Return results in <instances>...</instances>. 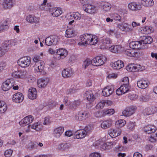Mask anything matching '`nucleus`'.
<instances>
[{"mask_svg": "<svg viewBox=\"0 0 157 157\" xmlns=\"http://www.w3.org/2000/svg\"><path fill=\"white\" fill-rule=\"evenodd\" d=\"M80 39L81 42L78 44L83 45L86 44L94 45L97 44L98 40L97 36L88 34H85L80 36Z\"/></svg>", "mask_w": 157, "mask_h": 157, "instance_id": "obj_1", "label": "nucleus"}, {"mask_svg": "<svg viewBox=\"0 0 157 157\" xmlns=\"http://www.w3.org/2000/svg\"><path fill=\"white\" fill-rule=\"evenodd\" d=\"M106 60V58L104 56H97L91 60V64L94 66H101L105 63Z\"/></svg>", "mask_w": 157, "mask_h": 157, "instance_id": "obj_2", "label": "nucleus"}, {"mask_svg": "<svg viewBox=\"0 0 157 157\" xmlns=\"http://www.w3.org/2000/svg\"><path fill=\"white\" fill-rule=\"evenodd\" d=\"M31 62V59L30 57H23L18 60L17 63L21 67H26L30 64Z\"/></svg>", "mask_w": 157, "mask_h": 157, "instance_id": "obj_3", "label": "nucleus"}, {"mask_svg": "<svg viewBox=\"0 0 157 157\" xmlns=\"http://www.w3.org/2000/svg\"><path fill=\"white\" fill-rule=\"evenodd\" d=\"M98 146H100L101 150H106L109 149L113 146V143L111 142H107L104 143L102 142L97 141L96 142V144Z\"/></svg>", "mask_w": 157, "mask_h": 157, "instance_id": "obj_4", "label": "nucleus"}, {"mask_svg": "<svg viewBox=\"0 0 157 157\" xmlns=\"http://www.w3.org/2000/svg\"><path fill=\"white\" fill-rule=\"evenodd\" d=\"M13 78L7 79L3 83L2 86V90L4 91L8 90L13 86Z\"/></svg>", "mask_w": 157, "mask_h": 157, "instance_id": "obj_5", "label": "nucleus"}, {"mask_svg": "<svg viewBox=\"0 0 157 157\" xmlns=\"http://www.w3.org/2000/svg\"><path fill=\"white\" fill-rule=\"evenodd\" d=\"M82 8L86 12L90 14L94 13L96 11L95 6L88 4L84 5Z\"/></svg>", "mask_w": 157, "mask_h": 157, "instance_id": "obj_6", "label": "nucleus"}, {"mask_svg": "<svg viewBox=\"0 0 157 157\" xmlns=\"http://www.w3.org/2000/svg\"><path fill=\"white\" fill-rule=\"evenodd\" d=\"M33 117L32 116L29 115L21 120L19 123L21 126H24L31 123L33 121Z\"/></svg>", "mask_w": 157, "mask_h": 157, "instance_id": "obj_7", "label": "nucleus"}, {"mask_svg": "<svg viewBox=\"0 0 157 157\" xmlns=\"http://www.w3.org/2000/svg\"><path fill=\"white\" fill-rule=\"evenodd\" d=\"M136 109V107L133 106L128 107L123 111L122 114L126 117L130 116L135 112Z\"/></svg>", "mask_w": 157, "mask_h": 157, "instance_id": "obj_8", "label": "nucleus"}, {"mask_svg": "<svg viewBox=\"0 0 157 157\" xmlns=\"http://www.w3.org/2000/svg\"><path fill=\"white\" fill-rule=\"evenodd\" d=\"M101 43H102L101 48L107 49L110 46V44L112 43V40L110 38L106 37L101 39Z\"/></svg>", "mask_w": 157, "mask_h": 157, "instance_id": "obj_9", "label": "nucleus"}, {"mask_svg": "<svg viewBox=\"0 0 157 157\" xmlns=\"http://www.w3.org/2000/svg\"><path fill=\"white\" fill-rule=\"evenodd\" d=\"M157 112V107L154 106L146 108L143 110V113L145 115H149L154 114Z\"/></svg>", "mask_w": 157, "mask_h": 157, "instance_id": "obj_10", "label": "nucleus"}, {"mask_svg": "<svg viewBox=\"0 0 157 157\" xmlns=\"http://www.w3.org/2000/svg\"><path fill=\"white\" fill-rule=\"evenodd\" d=\"M39 20L40 19L38 17L32 15H29L26 17V20L28 22L32 24H34L36 26L39 25Z\"/></svg>", "mask_w": 157, "mask_h": 157, "instance_id": "obj_11", "label": "nucleus"}, {"mask_svg": "<svg viewBox=\"0 0 157 157\" xmlns=\"http://www.w3.org/2000/svg\"><path fill=\"white\" fill-rule=\"evenodd\" d=\"M125 54L130 57L138 56L140 53L139 51L132 49H128L126 50Z\"/></svg>", "mask_w": 157, "mask_h": 157, "instance_id": "obj_12", "label": "nucleus"}, {"mask_svg": "<svg viewBox=\"0 0 157 157\" xmlns=\"http://www.w3.org/2000/svg\"><path fill=\"white\" fill-rule=\"evenodd\" d=\"M28 96L29 99H35L37 96V91L35 88H31L29 90Z\"/></svg>", "mask_w": 157, "mask_h": 157, "instance_id": "obj_13", "label": "nucleus"}, {"mask_svg": "<svg viewBox=\"0 0 157 157\" xmlns=\"http://www.w3.org/2000/svg\"><path fill=\"white\" fill-rule=\"evenodd\" d=\"M130 26L128 24L124 23L121 24H119L117 27L123 31L126 32H131L132 29L130 27Z\"/></svg>", "mask_w": 157, "mask_h": 157, "instance_id": "obj_14", "label": "nucleus"}, {"mask_svg": "<svg viewBox=\"0 0 157 157\" xmlns=\"http://www.w3.org/2000/svg\"><path fill=\"white\" fill-rule=\"evenodd\" d=\"M24 99V96L20 93H17L14 94L13 98V100L16 103L21 102Z\"/></svg>", "mask_w": 157, "mask_h": 157, "instance_id": "obj_15", "label": "nucleus"}, {"mask_svg": "<svg viewBox=\"0 0 157 157\" xmlns=\"http://www.w3.org/2000/svg\"><path fill=\"white\" fill-rule=\"evenodd\" d=\"M48 81V79L47 78H40L37 81L38 86L40 88H44L47 85Z\"/></svg>", "mask_w": 157, "mask_h": 157, "instance_id": "obj_16", "label": "nucleus"}, {"mask_svg": "<svg viewBox=\"0 0 157 157\" xmlns=\"http://www.w3.org/2000/svg\"><path fill=\"white\" fill-rule=\"evenodd\" d=\"M89 116V114L86 112H80L78 113V116H75L76 119L80 121H83L86 120Z\"/></svg>", "mask_w": 157, "mask_h": 157, "instance_id": "obj_17", "label": "nucleus"}, {"mask_svg": "<svg viewBox=\"0 0 157 157\" xmlns=\"http://www.w3.org/2000/svg\"><path fill=\"white\" fill-rule=\"evenodd\" d=\"M140 65H134L133 64H131L128 65L126 67V69L127 70L131 72H136L139 71H141L142 70H140Z\"/></svg>", "mask_w": 157, "mask_h": 157, "instance_id": "obj_18", "label": "nucleus"}, {"mask_svg": "<svg viewBox=\"0 0 157 157\" xmlns=\"http://www.w3.org/2000/svg\"><path fill=\"white\" fill-rule=\"evenodd\" d=\"M156 129L155 126L148 125L144 127V130L146 133L150 134L154 132Z\"/></svg>", "mask_w": 157, "mask_h": 157, "instance_id": "obj_19", "label": "nucleus"}, {"mask_svg": "<svg viewBox=\"0 0 157 157\" xmlns=\"http://www.w3.org/2000/svg\"><path fill=\"white\" fill-rule=\"evenodd\" d=\"M149 81L147 80L142 79L137 82V86L140 88L145 89L148 86Z\"/></svg>", "mask_w": 157, "mask_h": 157, "instance_id": "obj_20", "label": "nucleus"}, {"mask_svg": "<svg viewBox=\"0 0 157 157\" xmlns=\"http://www.w3.org/2000/svg\"><path fill=\"white\" fill-rule=\"evenodd\" d=\"M50 12L52 15L57 17L59 16L62 13V11L59 8H52L50 9Z\"/></svg>", "mask_w": 157, "mask_h": 157, "instance_id": "obj_21", "label": "nucleus"}, {"mask_svg": "<svg viewBox=\"0 0 157 157\" xmlns=\"http://www.w3.org/2000/svg\"><path fill=\"white\" fill-rule=\"evenodd\" d=\"M128 8L131 10L135 11L140 10L141 8V5L136 3L132 2L128 4Z\"/></svg>", "mask_w": 157, "mask_h": 157, "instance_id": "obj_22", "label": "nucleus"}, {"mask_svg": "<svg viewBox=\"0 0 157 157\" xmlns=\"http://www.w3.org/2000/svg\"><path fill=\"white\" fill-rule=\"evenodd\" d=\"M84 97L86 98L87 100L91 102L93 101L95 98L93 92L90 90L86 91L84 95Z\"/></svg>", "mask_w": 157, "mask_h": 157, "instance_id": "obj_23", "label": "nucleus"}, {"mask_svg": "<svg viewBox=\"0 0 157 157\" xmlns=\"http://www.w3.org/2000/svg\"><path fill=\"white\" fill-rule=\"evenodd\" d=\"M64 128L63 127H58L55 128L53 132V134L54 137L56 138H59L64 131Z\"/></svg>", "mask_w": 157, "mask_h": 157, "instance_id": "obj_24", "label": "nucleus"}, {"mask_svg": "<svg viewBox=\"0 0 157 157\" xmlns=\"http://www.w3.org/2000/svg\"><path fill=\"white\" fill-rule=\"evenodd\" d=\"M111 65L112 67L115 69H120L124 66L123 62L121 60H119L114 62Z\"/></svg>", "mask_w": 157, "mask_h": 157, "instance_id": "obj_25", "label": "nucleus"}, {"mask_svg": "<svg viewBox=\"0 0 157 157\" xmlns=\"http://www.w3.org/2000/svg\"><path fill=\"white\" fill-rule=\"evenodd\" d=\"M86 131L84 129L77 130L75 133L76 138L77 139L83 138L86 136Z\"/></svg>", "mask_w": 157, "mask_h": 157, "instance_id": "obj_26", "label": "nucleus"}, {"mask_svg": "<svg viewBox=\"0 0 157 157\" xmlns=\"http://www.w3.org/2000/svg\"><path fill=\"white\" fill-rule=\"evenodd\" d=\"M5 8L10 9L13 6V0H0Z\"/></svg>", "mask_w": 157, "mask_h": 157, "instance_id": "obj_27", "label": "nucleus"}, {"mask_svg": "<svg viewBox=\"0 0 157 157\" xmlns=\"http://www.w3.org/2000/svg\"><path fill=\"white\" fill-rule=\"evenodd\" d=\"M113 91V89L110 86L105 87L102 91V94L105 96L107 97L111 94Z\"/></svg>", "mask_w": 157, "mask_h": 157, "instance_id": "obj_28", "label": "nucleus"}, {"mask_svg": "<svg viewBox=\"0 0 157 157\" xmlns=\"http://www.w3.org/2000/svg\"><path fill=\"white\" fill-rule=\"evenodd\" d=\"M141 43L140 41H132L129 44V47L135 49H139L141 47Z\"/></svg>", "mask_w": 157, "mask_h": 157, "instance_id": "obj_29", "label": "nucleus"}, {"mask_svg": "<svg viewBox=\"0 0 157 157\" xmlns=\"http://www.w3.org/2000/svg\"><path fill=\"white\" fill-rule=\"evenodd\" d=\"M26 73V71H19L14 72L13 75L17 78H23L25 77Z\"/></svg>", "mask_w": 157, "mask_h": 157, "instance_id": "obj_30", "label": "nucleus"}, {"mask_svg": "<svg viewBox=\"0 0 157 157\" xmlns=\"http://www.w3.org/2000/svg\"><path fill=\"white\" fill-rule=\"evenodd\" d=\"M121 129L115 130L112 129L109 130V133L110 136L112 137H117L121 134Z\"/></svg>", "mask_w": 157, "mask_h": 157, "instance_id": "obj_31", "label": "nucleus"}, {"mask_svg": "<svg viewBox=\"0 0 157 157\" xmlns=\"http://www.w3.org/2000/svg\"><path fill=\"white\" fill-rule=\"evenodd\" d=\"M56 53V54L60 55L61 58L62 59L64 58L67 55V51L63 48L58 49Z\"/></svg>", "mask_w": 157, "mask_h": 157, "instance_id": "obj_32", "label": "nucleus"}, {"mask_svg": "<svg viewBox=\"0 0 157 157\" xmlns=\"http://www.w3.org/2000/svg\"><path fill=\"white\" fill-rule=\"evenodd\" d=\"M122 48L121 46L118 45L113 46L109 48V50L111 52L115 53L120 52Z\"/></svg>", "mask_w": 157, "mask_h": 157, "instance_id": "obj_33", "label": "nucleus"}, {"mask_svg": "<svg viewBox=\"0 0 157 157\" xmlns=\"http://www.w3.org/2000/svg\"><path fill=\"white\" fill-rule=\"evenodd\" d=\"M71 144L69 143H64L60 144L58 146V149L62 151L67 149L70 148Z\"/></svg>", "mask_w": 157, "mask_h": 157, "instance_id": "obj_34", "label": "nucleus"}, {"mask_svg": "<svg viewBox=\"0 0 157 157\" xmlns=\"http://www.w3.org/2000/svg\"><path fill=\"white\" fill-rule=\"evenodd\" d=\"M141 3L143 6L146 7L151 6L154 4L153 0H141Z\"/></svg>", "mask_w": 157, "mask_h": 157, "instance_id": "obj_35", "label": "nucleus"}, {"mask_svg": "<svg viewBox=\"0 0 157 157\" xmlns=\"http://www.w3.org/2000/svg\"><path fill=\"white\" fill-rule=\"evenodd\" d=\"M112 124V121L111 120H108L103 121L101 124L102 128L106 129L109 128Z\"/></svg>", "mask_w": 157, "mask_h": 157, "instance_id": "obj_36", "label": "nucleus"}, {"mask_svg": "<svg viewBox=\"0 0 157 157\" xmlns=\"http://www.w3.org/2000/svg\"><path fill=\"white\" fill-rule=\"evenodd\" d=\"M72 73L71 70L68 68L64 69L62 71V75L64 78H68L71 77Z\"/></svg>", "mask_w": 157, "mask_h": 157, "instance_id": "obj_37", "label": "nucleus"}, {"mask_svg": "<svg viewBox=\"0 0 157 157\" xmlns=\"http://www.w3.org/2000/svg\"><path fill=\"white\" fill-rule=\"evenodd\" d=\"M7 109V105L4 101H0V113H4Z\"/></svg>", "mask_w": 157, "mask_h": 157, "instance_id": "obj_38", "label": "nucleus"}, {"mask_svg": "<svg viewBox=\"0 0 157 157\" xmlns=\"http://www.w3.org/2000/svg\"><path fill=\"white\" fill-rule=\"evenodd\" d=\"M75 31L72 29H69L66 31L65 36L69 38L74 36L75 35Z\"/></svg>", "mask_w": 157, "mask_h": 157, "instance_id": "obj_39", "label": "nucleus"}, {"mask_svg": "<svg viewBox=\"0 0 157 157\" xmlns=\"http://www.w3.org/2000/svg\"><path fill=\"white\" fill-rule=\"evenodd\" d=\"M101 8L104 11L108 12L111 9V5L109 3L105 2L102 4Z\"/></svg>", "mask_w": 157, "mask_h": 157, "instance_id": "obj_40", "label": "nucleus"}, {"mask_svg": "<svg viewBox=\"0 0 157 157\" xmlns=\"http://www.w3.org/2000/svg\"><path fill=\"white\" fill-rule=\"evenodd\" d=\"M126 124V121L123 119H121L117 121L115 123L116 127L119 128L123 127Z\"/></svg>", "mask_w": 157, "mask_h": 157, "instance_id": "obj_41", "label": "nucleus"}, {"mask_svg": "<svg viewBox=\"0 0 157 157\" xmlns=\"http://www.w3.org/2000/svg\"><path fill=\"white\" fill-rule=\"evenodd\" d=\"M44 62L42 61L38 62L37 63H36V66H37L38 70L37 71L38 72H41L44 69Z\"/></svg>", "mask_w": 157, "mask_h": 157, "instance_id": "obj_42", "label": "nucleus"}, {"mask_svg": "<svg viewBox=\"0 0 157 157\" xmlns=\"http://www.w3.org/2000/svg\"><path fill=\"white\" fill-rule=\"evenodd\" d=\"M120 88L123 94L127 93L129 90V87L128 85L123 84L121 86Z\"/></svg>", "mask_w": 157, "mask_h": 157, "instance_id": "obj_43", "label": "nucleus"}, {"mask_svg": "<svg viewBox=\"0 0 157 157\" xmlns=\"http://www.w3.org/2000/svg\"><path fill=\"white\" fill-rule=\"evenodd\" d=\"M52 41L53 45H56L58 42L59 39L58 37L55 35L51 36Z\"/></svg>", "mask_w": 157, "mask_h": 157, "instance_id": "obj_44", "label": "nucleus"}, {"mask_svg": "<svg viewBox=\"0 0 157 157\" xmlns=\"http://www.w3.org/2000/svg\"><path fill=\"white\" fill-rule=\"evenodd\" d=\"M91 64V60L90 59H86L83 63V67L84 69H86Z\"/></svg>", "mask_w": 157, "mask_h": 157, "instance_id": "obj_45", "label": "nucleus"}, {"mask_svg": "<svg viewBox=\"0 0 157 157\" xmlns=\"http://www.w3.org/2000/svg\"><path fill=\"white\" fill-rule=\"evenodd\" d=\"M114 113V110L112 109L104 110L103 111V114L105 115H111Z\"/></svg>", "mask_w": 157, "mask_h": 157, "instance_id": "obj_46", "label": "nucleus"}, {"mask_svg": "<svg viewBox=\"0 0 157 157\" xmlns=\"http://www.w3.org/2000/svg\"><path fill=\"white\" fill-rule=\"evenodd\" d=\"M106 101H102L98 103L96 106L97 109H102L105 105Z\"/></svg>", "mask_w": 157, "mask_h": 157, "instance_id": "obj_47", "label": "nucleus"}, {"mask_svg": "<svg viewBox=\"0 0 157 157\" xmlns=\"http://www.w3.org/2000/svg\"><path fill=\"white\" fill-rule=\"evenodd\" d=\"M45 43L47 45L49 46L53 45L52 41L51 36L46 38L45 40Z\"/></svg>", "mask_w": 157, "mask_h": 157, "instance_id": "obj_48", "label": "nucleus"}, {"mask_svg": "<svg viewBox=\"0 0 157 157\" xmlns=\"http://www.w3.org/2000/svg\"><path fill=\"white\" fill-rule=\"evenodd\" d=\"M93 129V126L92 125H89L86 126L84 129L86 131V134L91 132Z\"/></svg>", "mask_w": 157, "mask_h": 157, "instance_id": "obj_49", "label": "nucleus"}, {"mask_svg": "<svg viewBox=\"0 0 157 157\" xmlns=\"http://www.w3.org/2000/svg\"><path fill=\"white\" fill-rule=\"evenodd\" d=\"M13 151L11 149L6 150L4 153V155L6 157H10L12 155Z\"/></svg>", "mask_w": 157, "mask_h": 157, "instance_id": "obj_50", "label": "nucleus"}, {"mask_svg": "<svg viewBox=\"0 0 157 157\" xmlns=\"http://www.w3.org/2000/svg\"><path fill=\"white\" fill-rule=\"evenodd\" d=\"M52 122V121L49 117H46L44 118L43 124L45 125H48Z\"/></svg>", "mask_w": 157, "mask_h": 157, "instance_id": "obj_51", "label": "nucleus"}, {"mask_svg": "<svg viewBox=\"0 0 157 157\" xmlns=\"http://www.w3.org/2000/svg\"><path fill=\"white\" fill-rule=\"evenodd\" d=\"M40 125H38V123H36L34 124L31 126V128L34 129L36 131H38L40 130V128L39 127Z\"/></svg>", "mask_w": 157, "mask_h": 157, "instance_id": "obj_52", "label": "nucleus"}, {"mask_svg": "<svg viewBox=\"0 0 157 157\" xmlns=\"http://www.w3.org/2000/svg\"><path fill=\"white\" fill-rule=\"evenodd\" d=\"M8 51V49H3L0 47V57L3 56Z\"/></svg>", "mask_w": 157, "mask_h": 157, "instance_id": "obj_53", "label": "nucleus"}, {"mask_svg": "<svg viewBox=\"0 0 157 157\" xmlns=\"http://www.w3.org/2000/svg\"><path fill=\"white\" fill-rule=\"evenodd\" d=\"M73 17L76 20H79L81 18V15L79 13H75L74 14Z\"/></svg>", "mask_w": 157, "mask_h": 157, "instance_id": "obj_54", "label": "nucleus"}, {"mask_svg": "<svg viewBox=\"0 0 157 157\" xmlns=\"http://www.w3.org/2000/svg\"><path fill=\"white\" fill-rule=\"evenodd\" d=\"M129 98L132 100L135 101L138 98V96L136 94H132L129 96Z\"/></svg>", "mask_w": 157, "mask_h": 157, "instance_id": "obj_55", "label": "nucleus"}, {"mask_svg": "<svg viewBox=\"0 0 157 157\" xmlns=\"http://www.w3.org/2000/svg\"><path fill=\"white\" fill-rule=\"evenodd\" d=\"M135 126V125L134 123L133 122H130L128 123L127 127L129 129L132 130L133 129Z\"/></svg>", "mask_w": 157, "mask_h": 157, "instance_id": "obj_56", "label": "nucleus"}, {"mask_svg": "<svg viewBox=\"0 0 157 157\" xmlns=\"http://www.w3.org/2000/svg\"><path fill=\"white\" fill-rule=\"evenodd\" d=\"M147 37L146 39V44L151 43L153 41V39L150 36H147Z\"/></svg>", "mask_w": 157, "mask_h": 157, "instance_id": "obj_57", "label": "nucleus"}, {"mask_svg": "<svg viewBox=\"0 0 157 157\" xmlns=\"http://www.w3.org/2000/svg\"><path fill=\"white\" fill-rule=\"evenodd\" d=\"M147 36H142L140 37V41L141 43V44L143 43V44H146V39Z\"/></svg>", "mask_w": 157, "mask_h": 157, "instance_id": "obj_58", "label": "nucleus"}, {"mask_svg": "<svg viewBox=\"0 0 157 157\" xmlns=\"http://www.w3.org/2000/svg\"><path fill=\"white\" fill-rule=\"evenodd\" d=\"M89 157H101V155L99 153L94 152L91 154Z\"/></svg>", "mask_w": 157, "mask_h": 157, "instance_id": "obj_59", "label": "nucleus"}, {"mask_svg": "<svg viewBox=\"0 0 157 157\" xmlns=\"http://www.w3.org/2000/svg\"><path fill=\"white\" fill-rule=\"evenodd\" d=\"M6 66V63L4 62L0 63V72L2 71Z\"/></svg>", "mask_w": 157, "mask_h": 157, "instance_id": "obj_60", "label": "nucleus"}, {"mask_svg": "<svg viewBox=\"0 0 157 157\" xmlns=\"http://www.w3.org/2000/svg\"><path fill=\"white\" fill-rule=\"evenodd\" d=\"M81 103L80 101L79 100H75L73 102L72 105L73 107H76L77 106L79 105Z\"/></svg>", "mask_w": 157, "mask_h": 157, "instance_id": "obj_61", "label": "nucleus"}, {"mask_svg": "<svg viewBox=\"0 0 157 157\" xmlns=\"http://www.w3.org/2000/svg\"><path fill=\"white\" fill-rule=\"evenodd\" d=\"M122 82H124L123 84L128 85L129 84V80L128 77H124L122 80Z\"/></svg>", "mask_w": 157, "mask_h": 157, "instance_id": "obj_62", "label": "nucleus"}, {"mask_svg": "<svg viewBox=\"0 0 157 157\" xmlns=\"http://www.w3.org/2000/svg\"><path fill=\"white\" fill-rule=\"evenodd\" d=\"M64 103L66 106H68L71 104L70 102L68 100V98L67 97L64 98Z\"/></svg>", "mask_w": 157, "mask_h": 157, "instance_id": "obj_63", "label": "nucleus"}, {"mask_svg": "<svg viewBox=\"0 0 157 157\" xmlns=\"http://www.w3.org/2000/svg\"><path fill=\"white\" fill-rule=\"evenodd\" d=\"M114 17L116 20L121 21V17L117 13H115L114 15Z\"/></svg>", "mask_w": 157, "mask_h": 157, "instance_id": "obj_64", "label": "nucleus"}]
</instances>
